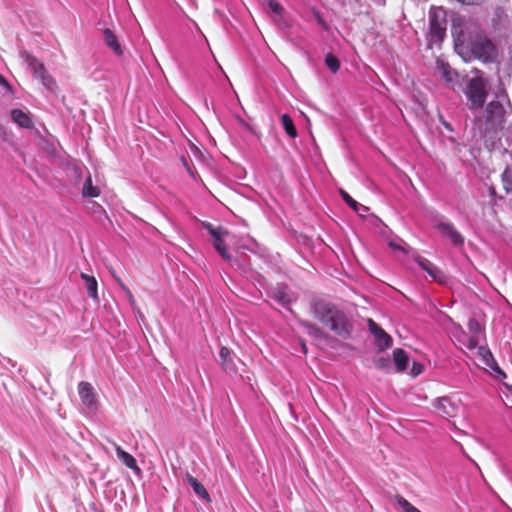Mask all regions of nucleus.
<instances>
[{"label":"nucleus","instance_id":"13","mask_svg":"<svg viewBox=\"0 0 512 512\" xmlns=\"http://www.w3.org/2000/svg\"><path fill=\"white\" fill-rule=\"evenodd\" d=\"M111 444L115 447L116 455L119 458V460L122 461V463L128 467L129 469L139 472L140 468L137 465L136 459L129 454L128 452L124 451L117 443L114 441H110Z\"/></svg>","mask_w":512,"mask_h":512},{"label":"nucleus","instance_id":"14","mask_svg":"<svg viewBox=\"0 0 512 512\" xmlns=\"http://www.w3.org/2000/svg\"><path fill=\"white\" fill-rule=\"evenodd\" d=\"M103 36L105 44L111 48L117 56H122L123 50L115 33L111 29L106 28L103 31Z\"/></svg>","mask_w":512,"mask_h":512},{"label":"nucleus","instance_id":"2","mask_svg":"<svg viewBox=\"0 0 512 512\" xmlns=\"http://www.w3.org/2000/svg\"><path fill=\"white\" fill-rule=\"evenodd\" d=\"M311 310L316 319L339 336H349L352 325L346 314L335 304L324 299H317L311 303Z\"/></svg>","mask_w":512,"mask_h":512},{"label":"nucleus","instance_id":"35","mask_svg":"<svg viewBox=\"0 0 512 512\" xmlns=\"http://www.w3.org/2000/svg\"><path fill=\"white\" fill-rule=\"evenodd\" d=\"M466 347L470 350L478 349V339L476 335H472L466 344Z\"/></svg>","mask_w":512,"mask_h":512},{"label":"nucleus","instance_id":"32","mask_svg":"<svg viewBox=\"0 0 512 512\" xmlns=\"http://www.w3.org/2000/svg\"><path fill=\"white\" fill-rule=\"evenodd\" d=\"M375 366L378 369H388L390 367V359L385 357H380L375 360Z\"/></svg>","mask_w":512,"mask_h":512},{"label":"nucleus","instance_id":"16","mask_svg":"<svg viewBox=\"0 0 512 512\" xmlns=\"http://www.w3.org/2000/svg\"><path fill=\"white\" fill-rule=\"evenodd\" d=\"M11 118L14 123H16L21 128H31L33 126V122L30 116L22 111L21 109H13L11 110Z\"/></svg>","mask_w":512,"mask_h":512},{"label":"nucleus","instance_id":"7","mask_svg":"<svg viewBox=\"0 0 512 512\" xmlns=\"http://www.w3.org/2000/svg\"><path fill=\"white\" fill-rule=\"evenodd\" d=\"M78 393L82 404L89 410L97 409V397L93 386L89 382L82 381L78 384Z\"/></svg>","mask_w":512,"mask_h":512},{"label":"nucleus","instance_id":"15","mask_svg":"<svg viewBox=\"0 0 512 512\" xmlns=\"http://www.w3.org/2000/svg\"><path fill=\"white\" fill-rule=\"evenodd\" d=\"M80 277L85 282L88 296L94 301H99L98 282L96 278L87 273H81Z\"/></svg>","mask_w":512,"mask_h":512},{"label":"nucleus","instance_id":"6","mask_svg":"<svg viewBox=\"0 0 512 512\" xmlns=\"http://www.w3.org/2000/svg\"><path fill=\"white\" fill-rule=\"evenodd\" d=\"M205 227L207 228L209 234L213 238V246L217 250V252L221 255V257L226 261H231V255L229 254L225 242H224V235H227V231L223 230L222 228H215L212 224L208 223L205 224Z\"/></svg>","mask_w":512,"mask_h":512},{"label":"nucleus","instance_id":"8","mask_svg":"<svg viewBox=\"0 0 512 512\" xmlns=\"http://www.w3.org/2000/svg\"><path fill=\"white\" fill-rule=\"evenodd\" d=\"M219 358V363L225 373L231 376H234L238 373L235 359H239L229 348L222 346L219 351Z\"/></svg>","mask_w":512,"mask_h":512},{"label":"nucleus","instance_id":"12","mask_svg":"<svg viewBox=\"0 0 512 512\" xmlns=\"http://www.w3.org/2000/svg\"><path fill=\"white\" fill-rule=\"evenodd\" d=\"M415 261L418 263V265L423 270H425L429 274V276L433 280L438 281V282L443 281V279H444L443 272L440 269H438L431 261H429L428 259H426L422 256H417L415 258Z\"/></svg>","mask_w":512,"mask_h":512},{"label":"nucleus","instance_id":"30","mask_svg":"<svg viewBox=\"0 0 512 512\" xmlns=\"http://www.w3.org/2000/svg\"><path fill=\"white\" fill-rule=\"evenodd\" d=\"M43 85H45L48 89L53 90L56 87V82L54 79L48 74V72H44L38 77Z\"/></svg>","mask_w":512,"mask_h":512},{"label":"nucleus","instance_id":"3","mask_svg":"<svg viewBox=\"0 0 512 512\" xmlns=\"http://www.w3.org/2000/svg\"><path fill=\"white\" fill-rule=\"evenodd\" d=\"M512 110L511 103L505 91L497 95L496 100L488 103L485 109V119L491 128H502L505 123V117Z\"/></svg>","mask_w":512,"mask_h":512},{"label":"nucleus","instance_id":"4","mask_svg":"<svg viewBox=\"0 0 512 512\" xmlns=\"http://www.w3.org/2000/svg\"><path fill=\"white\" fill-rule=\"evenodd\" d=\"M446 11L433 7L429 12V34L432 42H440L446 36Z\"/></svg>","mask_w":512,"mask_h":512},{"label":"nucleus","instance_id":"26","mask_svg":"<svg viewBox=\"0 0 512 512\" xmlns=\"http://www.w3.org/2000/svg\"><path fill=\"white\" fill-rule=\"evenodd\" d=\"M438 68L441 71L442 77L445 79L446 82L451 83L453 82V71L451 70L449 64L438 61L437 62Z\"/></svg>","mask_w":512,"mask_h":512},{"label":"nucleus","instance_id":"31","mask_svg":"<svg viewBox=\"0 0 512 512\" xmlns=\"http://www.w3.org/2000/svg\"><path fill=\"white\" fill-rule=\"evenodd\" d=\"M268 7L273 12L274 16L277 14H281V12H284L283 6L276 0H269L268 1Z\"/></svg>","mask_w":512,"mask_h":512},{"label":"nucleus","instance_id":"38","mask_svg":"<svg viewBox=\"0 0 512 512\" xmlns=\"http://www.w3.org/2000/svg\"><path fill=\"white\" fill-rule=\"evenodd\" d=\"M117 282L121 286V288L125 291V293L128 295V297L133 300V295L130 291V289L123 283V281L120 278H116Z\"/></svg>","mask_w":512,"mask_h":512},{"label":"nucleus","instance_id":"21","mask_svg":"<svg viewBox=\"0 0 512 512\" xmlns=\"http://www.w3.org/2000/svg\"><path fill=\"white\" fill-rule=\"evenodd\" d=\"M82 195L90 198H96L100 195V189L93 185L91 175H89L84 182Z\"/></svg>","mask_w":512,"mask_h":512},{"label":"nucleus","instance_id":"20","mask_svg":"<svg viewBox=\"0 0 512 512\" xmlns=\"http://www.w3.org/2000/svg\"><path fill=\"white\" fill-rule=\"evenodd\" d=\"M340 195L344 202L352 208L355 212H357L360 216H364L363 213L368 211V208L359 204L356 200H354L345 190L340 189Z\"/></svg>","mask_w":512,"mask_h":512},{"label":"nucleus","instance_id":"1","mask_svg":"<svg viewBox=\"0 0 512 512\" xmlns=\"http://www.w3.org/2000/svg\"><path fill=\"white\" fill-rule=\"evenodd\" d=\"M452 36L456 51L463 57L490 61L496 47L480 25L472 20L456 18L452 23Z\"/></svg>","mask_w":512,"mask_h":512},{"label":"nucleus","instance_id":"28","mask_svg":"<svg viewBox=\"0 0 512 512\" xmlns=\"http://www.w3.org/2000/svg\"><path fill=\"white\" fill-rule=\"evenodd\" d=\"M502 181L506 192H512V170L506 168L502 173Z\"/></svg>","mask_w":512,"mask_h":512},{"label":"nucleus","instance_id":"39","mask_svg":"<svg viewBox=\"0 0 512 512\" xmlns=\"http://www.w3.org/2000/svg\"><path fill=\"white\" fill-rule=\"evenodd\" d=\"M0 85L6 88L7 90H11V86L8 81L0 74Z\"/></svg>","mask_w":512,"mask_h":512},{"label":"nucleus","instance_id":"5","mask_svg":"<svg viewBox=\"0 0 512 512\" xmlns=\"http://www.w3.org/2000/svg\"><path fill=\"white\" fill-rule=\"evenodd\" d=\"M466 95L472 109L482 108L486 100V84L480 77L470 80Z\"/></svg>","mask_w":512,"mask_h":512},{"label":"nucleus","instance_id":"10","mask_svg":"<svg viewBox=\"0 0 512 512\" xmlns=\"http://www.w3.org/2000/svg\"><path fill=\"white\" fill-rule=\"evenodd\" d=\"M436 412L445 418L455 417L458 412V406L449 397H440L433 404Z\"/></svg>","mask_w":512,"mask_h":512},{"label":"nucleus","instance_id":"19","mask_svg":"<svg viewBox=\"0 0 512 512\" xmlns=\"http://www.w3.org/2000/svg\"><path fill=\"white\" fill-rule=\"evenodd\" d=\"M187 482L192 487L193 491L203 500H205L207 503L211 502V498L209 493L207 492L206 488L192 475L187 474L186 475Z\"/></svg>","mask_w":512,"mask_h":512},{"label":"nucleus","instance_id":"11","mask_svg":"<svg viewBox=\"0 0 512 512\" xmlns=\"http://www.w3.org/2000/svg\"><path fill=\"white\" fill-rule=\"evenodd\" d=\"M436 229L445 237L449 238L455 246H461L464 243V238L455 229L454 225L449 222H440L436 225Z\"/></svg>","mask_w":512,"mask_h":512},{"label":"nucleus","instance_id":"36","mask_svg":"<svg viewBox=\"0 0 512 512\" xmlns=\"http://www.w3.org/2000/svg\"><path fill=\"white\" fill-rule=\"evenodd\" d=\"M423 370H424V367L422 364L413 362L412 368H411V374L413 376H418L419 374H421L423 372Z\"/></svg>","mask_w":512,"mask_h":512},{"label":"nucleus","instance_id":"9","mask_svg":"<svg viewBox=\"0 0 512 512\" xmlns=\"http://www.w3.org/2000/svg\"><path fill=\"white\" fill-rule=\"evenodd\" d=\"M368 328L376 340L380 350H385L392 345L391 336L386 333L374 320L368 319Z\"/></svg>","mask_w":512,"mask_h":512},{"label":"nucleus","instance_id":"25","mask_svg":"<svg viewBox=\"0 0 512 512\" xmlns=\"http://www.w3.org/2000/svg\"><path fill=\"white\" fill-rule=\"evenodd\" d=\"M325 64L329 68V70L333 73H336L340 69V61L338 58L332 53H328L325 56Z\"/></svg>","mask_w":512,"mask_h":512},{"label":"nucleus","instance_id":"40","mask_svg":"<svg viewBox=\"0 0 512 512\" xmlns=\"http://www.w3.org/2000/svg\"><path fill=\"white\" fill-rule=\"evenodd\" d=\"M301 347H302V351L306 354L307 353V347H306V344L304 341H301Z\"/></svg>","mask_w":512,"mask_h":512},{"label":"nucleus","instance_id":"18","mask_svg":"<svg viewBox=\"0 0 512 512\" xmlns=\"http://www.w3.org/2000/svg\"><path fill=\"white\" fill-rule=\"evenodd\" d=\"M477 355L480 358L483 365L491 369L495 368L496 371L501 372L489 349H487L484 346H479L477 349Z\"/></svg>","mask_w":512,"mask_h":512},{"label":"nucleus","instance_id":"29","mask_svg":"<svg viewBox=\"0 0 512 512\" xmlns=\"http://www.w3.org/2000/svg\"><path fill=\"white\" fill-rule=\"evenodd\" d=\"M273 298L284 307L288 306L291 301L286 292L281 289L274 292Z\"/></svg>","mask_w":512,"mask_h":512},{"label":"nucleus","instance_id":"27","mask_svg":"<svg viewBox=\"0 0 512 512\" xmlns=\"http://www.w3.org/2000/svg\"><path fill=\"white\" fill-rule=\"evenodd\" d=\"M396 501L404 512H421L418 508L412 505L408 500L402 496H397Z\"/></svg>","mask_w":512,"mask_h":512},{"label":"nucleus","instance_id":"37","mask_svg":"<svg viewBox=\"0 0 512 512\" xmlns=\"http://www.w3.org/2000/svg\"><path fill=\"white\" fill-rule=\"evenodd\" d=\"M181 161L183 163V166L186 168L187 172L190 174V176L195 179L196 178L195 172L191 169V167L188 164V161L186 160V158L182 157Z\"/></svg>","mask_w":512,"mask_h":512},{"label":"nucleus","instance_id":"17","mask_svg":"<svg viewBox=\"0 0 512 512\" xmlns=\"http://www.w3.org/2000/svg\"><path fill=\"white\" fill-rule=\"evenodd\" d=\"M393 361L398 372H404L407 369L409 357L404 349L396 348L393 351Z\"/></svg>","mask_w":512,"mask_h":512},{"label":"nucleus","instance_id":"24","mask_svg":"<svg viewBox=\"0 0 512 512\" xmlns=\"http://www.w3.org/2000/svg\"><path fill=\"white\" fill-rule=\"evenodd\" d=\"M28 65L32 70L35 77H39L41 74L46 72L45 66L42 62L38 61L36 58L31 57L28 59Z\"/></svg>","mask_w":512,"mask_h":512},{"label":"nucleus","instance_id":"41","mask_svg":"<svg viewBox=\"0 0 512 512\" xmlns=\"http://www.w3.org/2000/svg\"><path fill=\"white\" fill-rule=\"evenodd\" d=\"M379 4L384 5L386 0H376Z\"/></svg>","mask_w":512,"mask_h":512},{"label":"nucleus","instance_id":"22","mask_svg":"<svg viewBox=\"0 0 512 512\" xmlns=\"http://www.w3.org/2000/svg\"><path fill=\"white\" fill-rule=\"evenodd\" d=\"M281 122L286 133L290 137L295 138L297 136V130L295 128L292 118L288 114H283L281 116Z\"/></svg>","mask_w":512,"mask_h":512},{"label":"nucleus","instance_id":"34","mask_svg":"<svg viewBox=\"0 0 512 512\" xmlns=\"http://www.w3.org/2000/svg\"><path fill=\"white\" fill-rule=\"evenodd\" d=\"M302 325L308 330L310 334L318 335L321 333V330L319 327H317L315 324H312L308 321H303Z\"/></svg>","mask_w":512,"mask_h":512},{"label":"nucleus","instance_id":"23","mask_svg":"<svg viewBox=\"0 0 512 512\" xmlns=\"http://www.w3.org/2000/svg\"><path fill=\"white\" fill-rule=\"evenodd\" d=\"M273 21L282 30H288L291 28V21L285 11L273 16Z\"/></svg>","mask_w":512,"mask_h":512},{"label":"nucleus","instance_id":"33","mask_svg":"<svg viewBox=\"0 0 512 512\" xmlns=\"http://www.w3.org/2000/svg\"><path fill=\"white\" fill-rule=\"evenodd\" d=\"M468 327H469V330L470 332L473 334V335H478L481 331V327H480V324L478 323L477 320L475 319H470L469 320V323H468Z\"/></svg>","mask_w":512,"mask_h":512}]
</instances>
